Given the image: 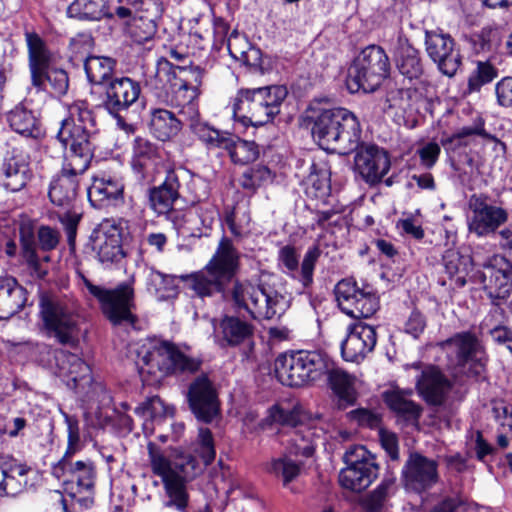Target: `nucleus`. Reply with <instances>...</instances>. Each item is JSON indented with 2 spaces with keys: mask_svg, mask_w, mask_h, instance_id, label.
<instances>
[{
  "mask_svg": "<svg viewBox=\"0 0 512 512\" xmlns=\"http://www.w3.org/2000/svg\"><path fill=\"white\" fill-rule=\"evenodd\" d=\"M97 120L86 101L68 106V116L61 121L57 139L70 147L61 171L50 182L48 197L63 209L74 207L80 176L89 168L98 135Z\"/></svg>",
  "mask_w": 512,
  "mask_h": 512,
  "instance_id": "obj_1",
  "label": "nucleus"
},
{
  "mask_svg": "<svg viewBox=\"0 0 512 512\" xmlns=\"http://www.w3.org/2000/svg\"><path fill=\"white\" fill-rule=\"evenodd\" d=\"M147 451L151 472L161 479L167 496L164 507L185 512L189 503L187 484L201 472L198 461L177 449L167 454L153 442L148 443Z\"/></svg>",
  "mask_w": 512,
  "mask_h": 512,
  "instance_id": "obj_2",
  "label": "nucleus"
},
{
  "mask_svg": "<svg viewBox=\"0 0 512 512\" xmlns=\"http://www.w3.org/2000/svg\"><path fill=\"white\" fill-rule=\"evenodd\" d=\"M319 145L339 154L354 151L360 141L361 129L357 117L345 108L318 109L310 107L303 116Z\"/></svg>",
  "mask_w": 512,
  "mask_h": 512,
  "instance_id": "obj_3",
  "label": "nucleus"
},
{
  "mask_svg": "<svg viewBox=\"0 0 512 512\" xmlns=\"http://www.w3.org/2000/svg\"><path fill=\"white\" fill-rule=\"evenodd\" d=\"M41 331L57 343L76 347L82 334L83 318L70 300L43 294L39 299Z\"/></svg>",
  "mask_w": 512,
  "mask_h": 512,
  "instance_id": "obj_4",
  "label": "nucleus"
},
{
  "mask_svg": "<svg viewBox=\"0 0 512 512\" xmlns=\"http://www.w3.org/2000/svg\"><path fill=\"white\" fill-rule=\"evenodd\" d=\"M287 94L280 85L241 89L232 104L233 117L244 125H265L280 113Z\"/></svg>",
  "mask_w": 512,
  "mask_h": 512,
  "instance_id": "obj_5",
  "label": "nucleus"
},
{
  "mask_svg": "<svg viewBox=\"0 0 512 512\" xmlns=\"http://www.w3.org/2000/svg\"><path fill=\"white\" fill-rule=\"evenodd\" d=\"M328 372V357L319 351H287L275 359L277 379L289 387H302L320 380Z\"/></svg>",
  "mask_w": 512,
  "mask_h": 512,
  "instance_id": "obj_6",
  "label": "nucleus"
},
{
  "mask_svg": "<svg viewBox=\"0 0 512 512\" xmlns=\"http://www.w3.org/2000/svg\"><path fill=\"white\" fill-rule=\"evenodd\" d=\"M142 376L150 383H158L168 375L178 373H193L200 367L197 359L187 356L175 344L170 342H157L149 347L138 362Z\"/></svg>",
  "mask_w": 512,
  "mask_h": 512,
  "instance_id": "obj_7",
  "label": "nucleus"
},
{
  "mask_svg": "<svg viewBox=\"0 0 512 512\" xmlns=\"http://www.w3.org/2000/svg\"><path fill=\"white\" fill-rule=\"evenodd\" d=\"M237 309H244L253 319H272L287 308L285 297L271 287L236 281L231 291Z\"/></svg>",
  "mask_w": 512,
  "mask_h": 512,
  "instance_id": "obj_8",
  "label": "nucleus"
},
{
  "mask_svg": "<svg viewBox=\"0 0 512 512\" xmlns=\"http://www.w3.org/2000/svg\"><path fill=\"white\" fill-rule=\"evenodd\" d=\"M389 58L383 48L370 45L364 48L349 68L346 85L351 93L374 92L388 77Z\"/></svg>",
  "mask_w": 512,
  "mask_h": 512,
  "instance_id": "obj_9",
  "label": "nucleus"
},
{
  "mask_svg": "<svg viewBox=\"0 0 512 512\" xmlns=\"http://www.w3.org/2000/svg\"><path fill=\"white\" fill-rule=\"evenodd\" d=\"M81 278L89 293L99 301L103 314L112 324L135 323L136 317L132 313L135 307L134 289L131 283L125 282L114 289H106L92 284L83 275Z\"/></svg>",
  "mask_w": 512,
  "mask_h": 512,
  "instance_id": "obj_10",
  "label": "nucleus"
},
{
  "mask_svg": "<svg viewBox=\"0 0 512 512\" xmlns=\"http://www.w3.org/2000/svg\"><path fill=\"white\" fill-rule=\"evenodd\" d=\"M343 460L346 467L339 473V483L343 488L361 492L377 478L378 465L364 446L351 447L345 452Z\"/></svg>",
  "mask_w": 512,
  "mask_h": 512,
  "instance_id": "obj_11",
  "label": "nucleus"
},
{
  "mask_svg": "<svg viewBox=\"0 0 512 512\" xmlns=\"http://www.w3.org/2000/svg\"><path fill=\"white\" fill-rule=\"evenodd\" d=\"M140 93V84L129 77L112 79L106 85L104 107L116 118L117 125L126 133H133L134 126L126 123L119 113L133 105Z\"/></svg>",
  "mask_w": 512,
  "mask_h": 512,
  "instance_id": "obj_12",
  "label": "nucleus"
},
{
  "mask_svg": "<svg viewBox=\"0 0 512 512\" xmlns=\"http://www.w3.org/2000/svg\"><path fill=\"white\" fill-rule=\"evenodd\" d=\"M440 349L446 354L449 365L453 368L463 369L468 363L474 362L475 373L484 367L482 362L483 347L477 336L469 331L459 332L449 339L438 343Z\"/></svg>",
  "mask_w": 512,
  "mask_h": 512,
  "instance_id": "obj_13",
  "label": "nucleus"
},
{
  "mask_svg": "<svg viewBox=\"0 0 512 512\" xmlns=\"http://www.w3.org/2000/svg\"><path fill=\"white\" fill-rule=\"evenodd\" d=\"M424 45L427 55L444 75L452 77L456 74L461 57L450 34L441 29L425 30Z\"/></svg>",
  "mask_w": 512,
  "mask_h": 512,
  "instance_id": "obj_14",
  "label": "nucleus"
},
{
  "mask_svg": "<svg viewBox=\"0 0 512 512\" xmlns=\"http://www.w3.org/2000/svg\"><path fill=\"white\" fill-rule=\"evenodd\" d=\"M207 75V71L198 65H175L170 60L161 58L157 61L155 77L164 87L172 78L181 82L180 92L188 93L190 99H198L201 94V86Z\"/></svg>",
  "mask_w": 512,
  "mask_h": 512,
  "instance_id": "obj_15",
  "label": "nucleus"
},
{
  "mask_svg": "<svg viewBox=\"0 0 512 512\" xmlns=\"http://www.w3.org/2000/svg\"><path fill=\"white\" fill-rule=\"evenodd\" d=\"M479 280L493 300H503L512 291V265L502 255L495 254L482 264Z\"/></svg>",
  "mask_w": 512,
  "mask_h": 512,
  "instance_id": "obj_16",
  "label": "nucleus"
},
{
  "mask_svg": "<svg viewBox=\"0 0 512 512\" xmlns=\"http://www.w3.org/2000/svg\"><path fill=\"white\" fill-rule=\"evenodd\" d=\"M52 474L66 485H76L75 493L91 492L96 481V468L89 460H73V456H63L53 467Z\"/></svg>",
  "mask_w": 512,
  "mask_h": 512,
  "instance_id": "obj_17",
  "label": "nucleus"
},
{
  "mask_svg": "<svg viewBox=\"0 0 512 512\" xmlns=\"http://www.w3.org/2000/svg\"><path fill=\"white\" fill-rule=\"evenodd\" d=\"M439 480L438 462L420 453H412L402 469V481L407 490L421 493Z\"/></svg>",
  "mask_w": 512,
  "mask_h": 512,
  "instance_id": "obj_18",
  "label": "nucleus"
},
{
  "mask_svg": "<svg viewBox=\"0 0 512 512\" xmlns=\"http://www.w3.org/2000/svg\"><path fill=\"white\" fill-rule=\"evenodd\" d=\"M472 215L468 229L478 237L495 234L497 229L507 222L508 213L501 206L492 205L486 197L473 195L470 199Z\"/></svg>",
  "mask_w": 512,
  "mask_h": 512,
  "instance_id": "obj_19",
  "label": "nucleus"
},
{
  "mask_svg": "<svg viewBox=\"0 0 512 512\" xmlns=\"http://www.w3.org/2000/svg\"><path fill=\"white\" fill-rule=\"evenodd\" d=\"M354 170L370 186L380 183L390 170L388 153L376 145L357 146Z\"/></svg>",
  "mask_w": 512,
  "mask_h": 512,
  "instance_id": "obj_20",
  "label": "nucleus"
},
{
  "mask_svg": "<svg viewBox=\"0 0 512 512\" xmlns=\"http://www.w3.org/2000/svg\"><path fill=\"white\" fill-rule=\"evenodd\" d=\"M188 400L194 415L203 422L209 423L219 414L217 393L207 376H199L190 384Z\"/></svg>",
  "mask_w": 512,
  "mask_h": 512,
  "instance_id": "obj_21",
  "label": "nucleus"
},
{
  "mask_svg": "<svg viewBox=\"0 0 512 512\" xmlns=\"http://www.w3.org/2000/svg\"><path fill=\"white\" fill-rule=\"evenodd\" d=\"M411 367L420 370L416 379V389L419 395L429 405L439 406L443 404L451 389V383L440 369L422 363H414Z\"/></svg>",
  "mask_w": 512,
  "mask_h": 512,
  "instance_id": "obj_22",
  "label": "nucleus"
},
{
  "mask_svg": "<svg viewBox=\"0 0 512 512\" xmlns=\"http://www.w3.org/2000/svg\"><path fill=\"white\" fill-rule=\"evenodd\" d=\"M92 250L103 264H111L123 258L121 233L110 220L101 222L90 236Z\"/></svg>",
  "mask_w": 512,
  "mask_h": 512,
  "instance_id": "obj_23",
  "label": "nucleus"
},
{
  "mask_svg": "<svg viewBox=\"0 0 512 512\" xmlns=\"http://www.w3.org/2000/svg\"><path fill=\"white\" fill-rule=\"evenodd\" d=\"M377 342L375 328L365 324L349 325L347 336L341 343V354L345 361L360 362L373 351Z\"/></svg>",
  "mask_w": 512,
  "mask_h": 512,
  "instance_id": "obj_24",
  "label": "nucleus"
},
{
  "mask_svg": "<svg viewBox=\"0 0 512 512\" xmlns=\"http://www.w3.org/2000/svg\"><path fill=\"white\" fill-rule=\"evenodd\" d=\"M321 255L319 246L310 247L302 260L301 269L298 272L299 257L293 246L286 245L279 250L278 259L286 268V273L297 279L303 290L309 288L313 283L315 265Z\"/></svg>",
  "mask_w": 512,
  "mask_h": 512,
  "instance_id": "obj_25",
  "label": "nucleus"
},
{
  "mask_svg": "<svg viewBox=\"0 0 512 512\" xmlns=\"http://www.w3.org/2000/svg\"><path fill=\"white\" fill-rule=\"evenodd\" d=\"M32 178L29 157L14 150L1 167V185L9 192H19L24 189Z\"/></svg>",
  "mask_w": 512,
  "mask_h": 512,
  "instance_id": "obj_26",
  "label": "nucleus"
},
{
  "mask_svg": "<svg viewBox=\"0 0 512 512\" xmlns=\"http://www.w3.org/2000/svg\"><path fill=\"white\" fill-rule=\"evenodd\" d=\"M58 374L72 389L84 388L92 381L91 368L76 354L59 351L56 355Z\"/></svg>",
  "mask_w": 512,
  "mask_h": 512,
  "instance_id": "obj_27",
  "label": "nucleus"
},
{
  "mask_svg": "<svg viewBox=\"0 0 512 512\" xmlns=\"http://www.w3.org/2000/svg\"><path fill=\"white\" fill-rule=\"evenodd\" d=\"M124 184L120 179L103 176L94 177L88 188V199L92 206L102 209L123 202Z\"/></svg>",
  "mask_w": 512,
  "mask_h": 512,
  "instance_id": "obj_28",
  "label": "nucleus"
},
{
  "mask_svg": "<svg viewBox=\"0 0 512 512\" xmlns=\"http://www.w3.org/2000/svg\"><path fill=\"white\" fill-rule=\"evenodd\" d=\"M29 469L10 455L0 454V496H15L27 484Z\"/></svg>",
  "mask_w": 512,
  "mask_h": 512,
  "instance_id": "obj_29",
  "label": "nucleus"
},
{
  "mask_svg": "<svg viewBox=\"0 0 512 512\" xmlns=\"http://www.w3.org/2000/svg\"><path fill=\"white\" fill-rule=\"evenodd\" d=\"M239 259V252L231 240L223 237L218 244L215 254L206 266L227 283L236 274L239 268Z\"/></svg>",
  "mask_w": 512,
  "mask_h": 512,
  "instance_id": "obj_30",
  "label": "nucleus"
},
{
  "mask_svg": "<svg viewBox=\"0 0 512 512\" xmlns=\"http://www.w3.org/2000/svg\"><path fill=\"white\" fill-rule=\"evenodd\" d=\"M28 46L29 70L33 86L42 85V75L51 65V53L44 41L36 33L25 34Z\"/></svg>",
  "mask_w": 512,
  "mask_h": 512,
  "instance_id": "obj_31",
  "label": "nucleus"
},
{
  "mask_svg": "<svg viewBox=\"0 0 512 512\" xmlns=\"http://www.w3.org/2000/svg\"><path fill=\"white\" fill-rule=\"evenodd\" d=\"M412 390L391 388L383 392L385 404L398 417L411 423L418 422L422 414V407L410 399Z\"/></svg>",
  "mask_w": 512,
  "mask_h": 512,
  "instance_id": "obj_32",
  "label": "nucleus"
},
{
  "mask_svg": "<svg viewBox=\"0 0 512 512\" xmlns=\"http://www.w3.org/2000/svg\"><path fill=\"white\" fill-rule=\"evenodd\" d=\"M26 290L13 277H0V319H8L26 304Z\"/></svg>",
  "mask_w": 512,
  "mask_h": 512,
  "instance_id": "obj_33",
  "label": "nucleus"
},
{
  "mask_svg": "<svg viewBox=\"0 0 512 512\" xmlns=\"http://www.w3.org/2000/svg\"><path fill=\"white\" fill-rule=\"evenodd\" d=\"M179 188L178 174L174 170L168 171L164 182L150 193L151 208L159 215L170 212L179 197Z\"/></svg>",
  "mask_w": 512,
  "mask_h": 512,
  "instance_id": "obj_34",
  "label": "nucleus"
},
{
  "mask_svg": "<svg viewBox=\"0 0 512 512\" xmlns=\"http://www.w3.org/2000/svg\"><path fill=\"white\" fill-rule=\"evenodd\" d=\"M399 72L408 79H417L423 73L419 51L406 38L399 37L394 51Z\"/></svg>",
  "mask_w": 512,
  "mask_h": 512,
  "instance_id": "obj_35",
  "label": "nucleus"
},
{
  "mask_svg": "<svg viewBox=\"0 0 512 512\" xmlns=\"http://www.w3.org/2000/svg\"><path fill=\"white\" fill-rule=\"evenodd\" d=\"M150 133L160 141H168L178 135L182 128V121L167 109L155 108L150 110Z\"/></svg>",
  "mask_w": 512,
  "mask_h": 512,
  "instance_id": "obj_36",
  "label": "nucleus"
},
{
  "mask_svg": "<svg viewBox=\"0 0 512 512\" xmlns=\"http://www.w3.org/2000/svg\"><path fill=\"white\" fill-rule=\"evenodd\" d=\"M328 380L331 389L337 396L338 409H346L356 402L354 378L340 368H330L328 361Z\"/></svg>",
  "mask_w": 512,
  "mask_h": 512,
  "instance_id": "obj_37",
  "label": "nucleus"
},
{
  "mask_svg": "<svg viewBox=\"0 0 512 512\" xmlns=\"http://www.w3.org/2000/svg\"><path fill=\"white\" fill-rule=\"evenodd\" d=\"M160 159L158 147L146 138L136 137L132 147V169L144 176Z\"/></svg>",
  "mask_w": 512,
  "mask_h": 512,
  "instance_id": "obj_38",
  "label": "nucleus"
},
{
  "mask_svg": "<svg viewBox=\"0 0 512 512\" xmlns=\"http://www.w3.org/2000/svg\"><path fill=\"white\" fill-rule=\"evenodd\" d=\"M7 122L13 131L24 137L37 138L41 134L38 119L23 104H18L7 113Z\"/></svg>",
  "mask_w": 512,
  "mask_h": 512,
  "instance_id": "obj_39",
  "label": "nucleus"
},
{
  "mask_svg": "<svg viewBox=\"0 0 512 512\" xmlns=\"http://www.w3.org/2000/svg\"><path fill=\"white\" fill-rule=\"evenodd\" d=\"M219 328L222 340L229 346H238L248 341L254 333V326L237 316H224Z\"/></svg>",
  "mask_w": 512,
  "mask_h": 512,
  "instance_id": "obj_40",
  "label": "nucleus"
},
{
  "mask_svg": "<svg viewBox=\"0 0 512 512\" xmlns=\"http://www.w3.org/2000/svg\"><path fill=\"white\" fill-rule=\"evenodd\" d=\"M314 440V431L311 428L307 426L293 427L288 432L286 449L291 455L310 457L315 450Z\"/></svg>",
  "mask_w": 512,
  "mask_h": 512,
  "instance_id": "obj_41",
  "label": "nucleus"
},
{
  "mask_svg": "<svg viewBox=\"0 0 512 512\" xmlns=\"http://www.w3.org/2000/svg\"><path fill=\"white\" fill-rule=\"evenodd\" d=\"M189 126L194 134L209 148H228L232 145V135L213 129L200 121V116L189 119Z\"/></svg>",
  "mask_w": 512,
  "mask_h": 512,
  "instance_id": "obj_42",
  "label": "nucleus"
},
{
  "mask_svg": "<svg viewBox=\"0 0 512 512\" xmlns=\"http://www.w3.org/2000/svg\"><path fill=\"white\" fill-rule=\"evenodd\" d=\"M69 17L85 20H100L111 17L106 0H74L67 9Z\"/></svg>",
  "mask_w": 512,
  "mask_h": 512,
  "instance_id": "obj_43",
  "label": "nucleus"
},
{
  "mask_svg": "<svg viewBox=\"0 0 512 512\" xmlns=\"http://www.w3.org/2000/svg\"><path fill=\"white\" fill-rule=\"evenodd\" d=\"M115 64V60L110 57L89 56L85 60L84 69L90 83L107 85L112 80Z\"/></svg>",
  "mask_w": 512,
  "mask_h": 512,
  "instance_id": "obj_44",
  "label": "nucleus"
},
{
  "mask_svg": "<svg viewBox=\"0 0 512 512\" xmlns=\"http://www.w3.org/2000/svg\"><path fill=\"white\" fill-rule=\"evenodd\" d=\"M147 290L157 300L165 301L177 296L178 285L174 276L151 269L147 277Z\"/></svg>",
  "mask_w": 512,
  "mask_h": 512,
  "instance_id": "obj_45",
  "label": "nucleus"
},
{
  "mask_svg": "<svg viewBox=\"0 0 512 512\" xmlns=\"http://www.w3.org/2000/svg\"><path fill=\"white\" fill-rule=\"evenodd\" d=\"M189 279L191 280V288L200 297L211 296L216 292H221L226 284L207 266L203 270L192 274Z\"/></svg>",
  "mask_w": 512,
  "mask_h": 512,
  "instance_id": "obj_46",
  "label": "nucleus"
},
{
  "mask_svg": "<svg viewBox=\"0 0 512 512\" xmlns=\"http://www.w3.org/2000/svg\"><path fill=\"white\" fill-rule=\"evenodd\" d=\"M370 288L366 285L359 287L358 284L351 279H342L335 286V296L339 308L347 315L351 308H355V303L360 298V295Z\"/></svg>",
  "mask_w": 512,
  "mask_h": 512,
  "instance_id": "obj_47",
  "label": "nucleus"
},
{
  "mask_svg": "<svg viewBox=\"0 0 512 512\" xmlns=\"http://www.w3.org/2000/svg\"><path fill=\"white\" fill-rule=\"evenodd\" d=\"M55 96L61 97L65 95L69 88V77L67 72L62 68L48 67L42 75V85L34 86L38 90H48Z\"/></svg>",
  "mask_w": 512,
  "mask_h": 512,
  "instance_id": "obj_48",
  "label": "nucleus"
},
{
  "mask_svg": "<svg viewBox=\"0 0 512 512\" xmlns=\"http://www.w3.org/2000/svg\"><path fill=\"white\" fill-rule=\"evenodd\" d=\"M475 136L495 140L493 136L486 132L484 121L479 118L472 125L461 127L449 138L442 140V145L467 146Z\"/></svg>",
  "mask_w": 512,
  "mask_h": 512,
  "instance_id": "obj_49",
  "label": "nucleus"
},
{
  "mask_svg": "<svg viewBox=\"0 0 512 512\" xmlns=\"http://www.w3.org/2000/svg\"><path fill=\"white\" fill-rule=\"evenodd\" d=\"M229 151L232 161L236 164L246 165L255 161L259 156L258 146L253 141L235 140L232 136V145L225 148Z\"/></svg>",
  "mask_w": 512,
  "mask_h": 512,
  "instance_id": "obj_50",
  "label": "nucleus"
},
{
  "mask_svg": "<svg viewBox=\"0 0 512 512\" xmlns=\"http://www.w3.org/2000/svg\"><path fill=\"white\" fill-rule=\"evenodd\" d=\"M156 31L157 24L136 16H133L126 26L127 34L135 43L138 44H142L152 39Z\"/></svg>",
  "mask_w": 512,
  "mask_h": 512,
  "instance_id": "obj_51",
  "label": "nucleus"
},
{
  "mask_svg": "<svg viewBox=\"0 0 512 512\" xmlns=\"http://www.w3.org/2000/svg\"><path fill=\"white\" fill-rule=\"evenodd\" d=\"M194 453L201 458L205 466L210 465L216 456L214 439L208 428L201 427L193 446Z\"/></svg>",
  "mask_w": 512,
  "mask_h": 512,
  "instance_id": "obj_52",
  "label": "nucleus"
},
{
  "mask_svg": "<svg viewBox=\"0 0 512 512\" xmlns=\"http://www.w3.org/2000/svg\"><path fill=\"white\" fill-rule=\"evenodd\" d=\"M272 181V172L267 166L256 165L246 169L241 178L240 185L244 189L255 190Z\"/></svg>",
  "mask_w": 512,
  "mask_h": 512,
  "instance_id": "obj_53",
  "label": "nucleus"
},
{
  "mask_svg": "<svg viewBox=\"0 0 512 512\" xmlns=\"http://www.w3.org/2000/svg\"><path fill=\"white\" fill-rule=\"evenodd\" d=\"M300 471L301 464L286 456L273 459L269 466V472L281 477L285 486L298 477Z\"/></svg>",
  "mask_w": 512,
  "mask_h": 512,
  "instance_id": "obj_54",
  "label": "nucleus"
},
{
  "mask_svg": "<svg viewBox=\"0 0 512 512\" xmlns=\"http://www.w3.org/2000/svg\"><path fill=\"white\" fill-rule=\"evenodd\" d=\"M355 308L347 313L352 318H369L379 309V298L372 287H370L364 295H360L359 300L355 303Z\"/></svg>",
  "mask_w": 512,
  "mask_h": 512,
  "instance_id": "obj_55",
  "label": "nucleus"
},
{
  "mask_svg": "<svg viewBox=\"0 0 512 512\" xmlns=\"http://www.w3.org/2000/svg\"><path fill=\"white\" fill-rule=\"evenodd\" d=\"M394 486V481L385 479L364 500L363 506L367 512H382L385 502Z\"/></svg>",
  "mask_w": 512,
  "mask_h": 512,
  "instance_id": "obj_56",
  "label": "nucleus"
},
{
  "mask_svg": "<svg viewBox=\"0 0 512 512\" xmlns=\"http://www.w3.org/2000/svg\"><path fill=\"white\" fill-rule=\"evenodd\" d=\"M67 426V448L63 456H74L80 452L84 443L81 441L79 421L75 416L62 412Z\"/></svg>",
  "mask_w": 512,
  "mask_h": 512,
  "instance_id": "obj_57",
  "label": "nucleus"
},
{
  "mask_svg": "<svg viewBox=\"0 0 512 512\" xmlns=\"http://www.w3.org/2000/svg\"><path fill=\"white\" fill-rule=\"evenodd\" d=\"M181 89V82L174 80V83L172 84V91L174 93L172 102L174 105L181 107L180 113L187 116L188 120L192 117L200 116L197 102L198 99H190L188 93H185L184 91L180 92Z\"/></svg>",
  "mask_w": 512,
  "mask_h": 512,
  "instance_id": "obj_58",
  "label": "nucleus"
},
{
  "mask_svg": "<svg viewBox=\"0 0 512 512\" xmlns=\"http://www.w3.org/2000/svg\"><path fill=\"white\" fill-rule=\"evenodd\" d=\"M299 409L297 407H285L282 404H275L268 410L267 420L269 423L288 425L295 427L299 421Z\"/></svg>",
  "mask_w": 512,
  "mask_h": 512,
  "instance_id": "obj_59",
  "label": "nucleus"
},
{
  "mask_svg": "<svg viewBox=\"0 0 512 512\" xmlns=\"http://www.w3.org/2000/svg\"><path fill=\"white\" fill-rule=\"evenodd\" d=\"M497 76V70L488 62H478L477 68L468 79V88L470 92L479 91L480 88L490 83Z\"/></svg>",
  "mask_w": 512,
  "mask_h": 512,
  "instance_id": "obj_60",
  "label": "nucleus"
},
{
  "mask_svg": "<svg viewBox=\"0 0 512 512\" xmlns=\"http://www.w3.org/2000/svg\"><path fill=\"white\" fill-rule=\"evenodd\" d=\"M503 311L500 308H495L489 316H487L483 323L482 329H487L488 333L491 335L494 342L504 345L507 341L512 338V330L504 325H494L492 323V318L496 316H502Z\"/></svg>",
  "mask_w": 512,
  "mask_h": 512,
  "instance_id": "obj_61",
  "label": "nucleus"
},
{
  "mask_svg": "<svg viewBox=\"0 0 512 512\" xmlns=\"http://www.w3.org/2000/svg\"><path fill=\"white\" fill-rule=\"evenodd\" d=\"M20 240L23 258L31 268L38 271L40 268V260L37 255L33 232L30 229H22Z\"/></svg>",
  "mask_w": 512,
  "mask_h": 512,
  "instance_id": "obj_62",
  "label": "nucleus"
},
{
  "mask_svg": "<svg viewBox=\"0 0 512 512\" xmlns=\"http://www.w3.org/2000/svg\"><path fill=\"white\" fill-rule=\"evenodd\" d=\"M162 12L163 7L160 0H140L134 16L157 24Z\"/></svg>",
  "mask_w": 512,
  "mask_h": 512,
  "instance_id": "obj_63",
  "label": "nucleus"
},
{
  "mask_svg": "<svg viewBox=\"0 0 512 512\" xmlns=\"http://www.w3.org/2000/svg\"><path fill=\"white\" fill-rule=\"evenodd\" d=\"M416 153L420 158L421 165L427 169H431L439 159L441 147L437 142L430 141L421 145Z\"/></svg>",
  "mask_w": 512,
  "mask_h": 512,
  "instance_id": "obj_64",
  "label": "nucleus"
}]
</instances>
